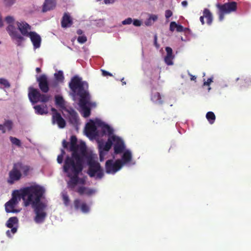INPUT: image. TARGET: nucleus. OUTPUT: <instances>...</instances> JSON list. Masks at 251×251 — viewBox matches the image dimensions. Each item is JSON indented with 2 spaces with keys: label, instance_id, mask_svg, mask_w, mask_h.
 <instances>
[{
  "label": "nucleus",
  "instance_id": "obj_1",
  "mask_svg": "<svg viewBox=\"0 0 251 251\" xmlns=\"http://www.w3.org/2000/svg\"><path fill=\"white\" fill-rule=\"evenodd\" d=\"M69 86L72 91L71 95L74 100L76 96L80 97L79 105L83 116L85 118L89 117L91 114V108H95L97 104L90 100L91 96L88 91L87 82L82 81L81 78L75 75L71 78Z\"/></svg>",
  "mask_w": 251,
  "mask_h": 251
},
{
  "label": "nucleus",
  "instance_id": "obj_2",
  "mask_svg": "<svg viewBox=\"0 0 251 251\" xmlns=\"http://www.w3.org/2000/svg\"><path fill=\"white\" fill-rule=\"evenodd\" d=\"M45 193V188L40 185H32L23 192V199L25 200V196L28 195L26 200L25 206L31 205L34 208L35 213L34 221L36 223H42L47 216V213L44 211L47 205L45 203L41 202V200L44 198Z\"/></svg>",
  "mask_w": 251,
  "mask_h": 251
},
{
  "label": "nucleus",
  "instance_id": "obj_3",
  "mask_svg": "<svg viewBox=\"0 0 251 251\" xmlns=\"http://www.w3.org/2000/svg\"><path fill=\"white\" fill-rule=\"evenodd\" d=\"M75 162L72 158L67 155L64 161L63 166V172L67 174V176L70 178L68 182V186L69 188L73 189L77 184H83L85 181L83 178L79 177V174L82 171L83 169L84 160Z\"/></svg>",
  "mask_w": 251,
  "mask_h": 251
},
{
  "label": "nucleus",
  "instance_id": "obj_4",
  "mask_svg": "<svg viewBox=\"0 0 251 251\" xmlns=\"http://www.w3.org/2000/svg\"><path fill=\"white\" fill-rule=\"evenodd\" d=\"M77 139L75 135H72L70 138V147L69 151H72L71 156L69 157L75 161L78 162L84 160L87 154V148L84 142L77 144ZM77 164H79L78 163Z\"/></svg>",
  "mask_w": 251,
  "mask_h": 251
},
{
  "label": "nucleus",
  "instance_id": "obj_5",
  "mask_svg": "<svg viewBox=\"0 0 251 251\" xmlns=\"http://www.w3.org/2000/svg\"><path fill=\"white\" fill-rule=\"evenodd\" d=\"M30 169V168L29 166L23 164L21 162L14 164L12 170L9 173L7 182L10 184H12L15 181L19 180L22 176L21 172H23L24 176H27Z\"/></svg>",
  "mask_w": 251,
  "mask_h": 251
},
{
  "label": "nucleus",
  "instance_id": "obj_6",
  "mask_svg": "<svg viewBox=\"0 0 251 251\" xmlns=\"http://www.w3.org/2000/svg\"><path fill=\"white\" fill-rule=\"evenodd\" d=\"M29 187L30 186L25 187L21 189L20 192L18 190H15L13 192L12 198L5 204V209L7 213L19 212V210L16 209V207L21 199L24 201V205L25 206L26 200L27 199L28 195H27L25 196V200L23 199V192L25 189Z\"/></svg>",
  "mask_w": 251,
  "mask_h": 251
},
{
  "label": "nucleus",
  "instance_id": "obj_7",
  "mask_svg": "<svg viewBox=\"0 0 251 251\" xmlns=\"http://www.w3.org/2000/svg\"><path fill=\"white\" fill-rule=\"evenodd\" d=\"M88 170V175L91 177H95V179H101L104 176V172L100 163L96 161L94 157L90 155H86Z\"/></svg>",
  "mask_w": 251,
  "mask_h": 251
},
{
  "label": "nucleus",
  "instance_id": "obj_8",
  "mask_svg": "<svg viewBox=\"0 0 251 251\" xmlns=\"http://www.w3.org/2000/svg\"><path fill=\"white\" fill-rule=\"evenodd\" d=\"M28 97L30 101L32 104H35L38 102H47L51 98L50 95L42 94L37 89L32 87H30L28 88Z\"/></svg>",
  "mask_w": 251,
  "mask_h": 251
},
{
  "label": "nucleus",
  "instance_id": "obj_9",
  "mask_svg": "<svg viewBox=\"0 0 251 251\" xmlns=\"http://www.w3.org/2000/svg\"><path fill=\"white\" fill-rule=\"evenodd\" d=\"M216 6L218 9L219 20L220 21H222L224 19L225 14L230 13L236 10L237 3L235 1L229 2L224 4L217 3Z\"/></svg>",
  "mask_w": 251,
  "mask_h": 251
},
{
  "label": "nucleus",
  "instance_id": "obj_10",
  "mask_svg": "<svg viewBox=\"0 0 251 251\" xmlns=\"http://www.w3.org/2000/svg\"><path fill=\"white\" fill-rule=\"evenodd\" d=\"M5 21L9 24L7 27V31L9 35L13 39L16 40L17 46H21L22 42L25 40V39L22 35L18 33L15 27L11 25V24L14 22V18L11 16H7L5 18Z\"/></svg>",
  "mask_w": 251,
  "mask_h": 251
},
{
  "label": "nucleus",
  "instance_id": "obj_11",
  "mask_svg": "<svg viewBox=\"0 0 251 251\" xmlns=\"http://www.w3.org/2000/svg\"><path fill=\"white\" fill-rule=\"evenodd\" d=\"M122 166L123 163L120 159H117L115 162L112 159L108 160L105 163L106 172L114 174L120 170Z\"/></svg>",
  "mask_w": 251,
  "mask_h": 251
},
{
  "label": "nucleus",
  "instance_id": "obj_12",
  "mask_svg": "<svg viewBox=\"0 0 251 251\" xmlns=\"http://www.w3.org/2000/svg\"><path fill=\"white\" fill-rule=\"evenodd\" d=\"M51 111L52 112V122L53 124H57L59 127L63 128L66 126V122L62 117L61 114L58 112L54 108H51Z\"/></svg>",
  "mask_w": 251,
  "mask_h": 251
},
{
  "label": "nucleus",
  "instance_id": "obj_13",
  "mask_svg": "<svg viewBox=\"0 0 251 251\" xmlns=\"http://www.w3.org/2000/svg\"><path fill=\"white\" fill-rule=\"evenodd\" d=\"M37 81L38 82L39 87L40 90L44 93H47L49 91V85L48 77L46 75L43 74L37 78Z\"/></svg>",
  "mask_w": 251,
  "mask_h": 251
},
{
  "label": "nucleus",
  "instance_id": "obj_14",
  "mask_svg": "<svg viewBox=\"0 0 251 251\" xmlns=\"http://www.w3.org/2000/svg\"><path fill=\"white\" fill-rule=\"evenodd\" d=\"M113 140L115 143L114 146V153L120 154L123 152L125 148L123 141L120 137L115 135H113Z\"/></svg>",
  "mask_w": 251,
  "mask_h": 251
},
{
  "label": "nucleus",
  "instance_id": "obj_15",
  "mask_svg": "<svg viewBox=\"0 0 251 251\" xmlns=\"http://www.w3.org/2000/svg\"><path fill=\"white\" fill-rule=\"evenodd\" d=\"M26 37L30 38L34 49H37L40 47L41 38L36 32L29 31V34Z\"/></svg>",
  "mask_w": 251,
  "mask_h": 251
},
{
  "label": "nucleus",
  "instance_id": "obj_16",
  "mask_svg": "<svg viewBox=\"0 0 251 251\" xmlns=\"http://www.w3.org/2000/svg\"><path fill=\"white\" fill-rule=\"evenodd\" d=\"M18 28L22 35L27 36L29 34L31 26L25 22H17Z\"/></svg>",
  "mask_w": 251,
  "mask_h": 251
},
{
  "label": "nucleus",
  "instance_id": "obj_17",
  "mask_svg": "<svg viewBox=\"0 0 251 251\" xmlns=\"http://www.w3.org/2000/svg\"><path fill=\"white\" fill-rule=\"evenodd\" d=\"M85 132L87 136L89 137H95L97 135V127L93 122L86 125Z\"/></svg>",
  "mask_w": 251,
  "mask_h": 251
},
{
  "label": "nucleus",
  "instance_id": "obj_18",
  "mask_svg": "<svg viewBox=\"0 0 251 251\" xmlns=\"http://www.w3.org/2000/svg\"><path fill=\"white\" fill-rule=\"evenodd\" d=\"M113 143V135L108 137L107 142L102 147V146H100V159L101 161L102 158L103 157V151H108L111 148L112 144Z\"/></svg>",
  "mask_w": 251,
  "mask_h": 251
},
{
  "label": "nucleus",
  "instance_id": "obj_19",
  "mask_svg": "<svg viewBox=\"0 0 251 251\" xmlns=\"http://www.w3.org/2000/svg\"><path fill=\"white\" fill-rule=\"evenodd\" d=\"M97 125L101 127V130L104 134H107L109 137L113 135V130L108 125L104 124L101 121L96 122Z\"/></svg>",
  "mask_w": 251,
  "mask_h": 251
},
{
  "label": "nucleus",
  "instance_id": "obj_20",
  "mask_svg": "<svg viewBox=\"0 0 251 251\" xmlns=\"http://www.w3.org/2000/svg\"><path fill=\"white\" fill-rule=\"evenodd\" d=\"M68 112L69 114V120L70 124L74 126L77 125L79 120L77 113L73 109L68 110Z\"/></svg>",
  "mask_w": 251,
  "mask_h": 251
},
{
  "label": "nucleus",
  "instance_id": "obj_21",
  "mask_svg": "<svg viewBox=\"0 0 251 251\" xmlns=\"http://www.w3.org/2000/svg\"><path fill=\"white\" fill-rule=\"evenodd\" d=\"M73 20L68 13H65L61 20V26L63 27H68L73 24Z\"/></svg>",
  "mask_w": 251,
  "mask_h": 251
},
{
  "label": "nucleus",
  "instance_id": "obj_22",
  "mask_svg": "<svg viewBox=\"0 0 251 251\" xmlns=\"http://www.w3.org/2000/svg\"><path fill=\"white\" fill-rule=\"evenodd\" d=\"M56 6V0H45L43 6V12H47L52 10Z\"/></svg>",
  "mask_w": 251,
  "mask_h": 251
},
{
  "label": "nucleus",
  "instance_id": "obj_23",
  "mask_svg": "<svg viewBox=\"0 0 251 251\" xmlns=\"http://www.w3.org/2000/svg\"><path fill=\"white\" fill-rule=\"evenodd\" d=\"M151 100L153 102L156 104H162L163 103V100L162 99V97L158 92H152Z\"/></svg>",
  "mask_w": 251,
  "mask_h": 251
},
{
  "label": "nucleus",
  "instance_id": "obj_24",
  "mask_svg": "<svg viewBox=\"0 0 251 251\" xmlns=\"http://www.w3.org/2000/svg\"><path fill=\"white\" fill-rule=\"evenodd\" d=\"M76 191L80 195H82L85 194L88 196H90L93 194L95 192L94 190L84 186L79 187Z\"/></svg>",
  "mask_w": 251,
  "mask_h": 251
},
{
  "label": "nucleus",
  "instance_id": "obj_25",
  "mask_svg": "<svg viewBox=\"0 0 251 251\" xmlns=\"http://www.w3.org/2000/svg\"><path fill=\"white\" fill-rule=\"evenodd\" d=\"M203 16L206 19L207 25H211L213 22V16L210 11L207 8H205L203 11Z\"/></svg>",
  "mask_w": 251,
  "mask_h": 251
},
{
  "label": "nucleus",
  "instance_id": "obj_26",
  "mask_svg": "<svg viewBox=\"0 0 251 251\" xmlns=\"http://www.w3.org/2000/svg\"><path fill=\"white\" fill-rule=\"evenodd\" d=\"M132 159V154L130 151H126L123 154L122 157V162L123 164H127L131 161Z\"/></svg>",
  "mask_w": 251,
  "mask_h": 251
},
{
  "label": "nucleus",
  "instance_id": "obj_27",
  "mask_svg": "<svg viewBox=\"0 0 251 251\" xmlns=\"http://www.w3.org/2000/svg\"><path fill=\"white\" fill-rule=\"evenodd\" d=\"M35 113L38 115H43L48 113L47 106L37 105L34 106Z\"/></svg>",
  "mask_w": 251,
  "mask_h": 251
},
{
  "label": "nucleus",
  "instance_id": "obj_28",
  "mask_svg": "<svg viewBox=\"0 0 251 251\" xmlns=\"http://www.w3.org/2000/svg\"><path fill=\"white\" fill-rule=\"evenodd\" d=\"M55 104L59 106L60 108L65 109V102L62 96L57 95L55 97Z\"/></svg>",
  "mask_w": 251,
  "mask_h": 251
},
{
  "label": "nucleus",
  "instance_id": "obj_29",
  "mask_svg": "<svg viewBox=\"0 0 251 251\" xmlns=\"http://www.w3.org/2000/svg\"><path fill=\"white\" fill-rule=\"evenodd\" d=\"M18 222V219L16 217H10L6 224V226L8 228H12L14 225Z\"/></svg>",
  "mask_w": 251,
  "mask_h": 251
},
{
  "label": "nucleus",
  "instance_id": "obj_30",
  "mask_svg": "<svg viewBox=\"0 0 251 251\" xmlns=\"http://www.w3.org/2000/svg\"><path fill=\"white\" fill-rule=\"evenodd\" d=\"M55 80L58 82H63L64 79L63 73L62 71H59L54 74Z\"/></svg>",
  "mask_w": 251,
  "mask_h": 251
},
{
  "label": "nucleus",
  "instance_id": "obj_31",
  "mask_svg": "<svg viewBox=\"0 0 251 251\" xmlns=\"http://www.w3.org/2000/svg\"><path fill=\"white\" fill-rule=\"evenodd\" d=\"M206 118L210 124H213L215 121L216 116L213 112H208L206 114Z\"/></svg>",
  "mask_w": 251,
  "mask_h": 251
},
{
  "label": "nucleus",
  "instance_id": "obj_32",
  "mask_svg": "<svg viewBox=\"0 0 251 251\" xmlns=\"http://www.w3.org/2000/svg\"><path fill=\"white\" fill-rule=\"evenodd\" d=\"M9 139H10V141L11 142V143L17 146L18 147L21 146V141L19 139H18L16 137H12V136H10Z\"/></svg>",
  "mask_w": 251,
  "mask_h": 251
},
{
  "label": "nucleus",
  "instance_id": "obj_33",
  "mask_svg": "<svg viewBox=\"0 0 251 251\" xmlns=\"http://www.w3.org/2000/svg\"><path fill=\"white\" fill-rule=\"evenodd\" d=\"M0 84L3 85L5 88H7L10 87V83L5 78H0Z\"/></svg>",
  "mask_w": 251,
  "mask_h": 251
},
{
  "label": "nucleus",
  "instance_id": "obj_34",
  "mask_svg": "<svg viewBox=\"0 0 251 251\" xmlns=\"http://www.w3.org/2000/svg\"><path fill=\"white\" fill-rule=\"evenodd\" d=\"M3 125L8 130H10L12 128L13 123L10 120H7L5 121Z\"/></svg>",
  "mask_w": 251,
  "mask_h": 251
},
{
  "label": "nucleus",
  "instance_id": "obj_35",
  "mask_svg": "<svg viewBox=\"0 0 251 251\" xmlns=\"http://www.w3.org/2000/svg\"><path fill=\"white\" fill-rule=\"evenodd\" d=\"M80 209L83 213H87L89 211V207L85 203H82L81 205Z\"/></svg>",
  "mask_w": 251,
  "mask_h": 251
},
{
  "label": "nucleus",
  "instance_id": "obj_36",
  "mask_svg": "<svg viewBox=\"0 0 251 251\" xmlns=\"http://www.w3.org/2000/svg\"><path fill=\"white\" fill-rule=\"evenodd\" d=\"M174 56H166L165 57V62L168 65H172L173 64L172 61Z\"/></svg>",
  "mask_w": 251,
  "mask_h": 251
},
{
  "label": "nucleus",
  "instance_id": "obj_37",
  "mask_svg": "<svg viewBox=\"0 0 251 251\" xmlns=\"http://www.w3.org/2000/svg\"><path fill=\"white\" fill-rule=\"evenodd\" d=\"M62 198L64 204L66 206H68L70 202V199L68 196L67 194H63Z\"/></svg>",
  "mask_w": 251,
  "mask_h": 251
},
{
  "label": "nucleus",
  "instance_id": "obj_38",
  "mask_svg": "<svg viewBox=\"0 0 251 251\" xmlns=\"http://www.w3.org/2000/svg\"><path fill=\"white\" fill-rule=\"evenodd\" d=\"M77 41L80 44H83L87 41V37L85 35L80 36L77 38Z\"/></svg>",
  "mask_w": 251,
  "mask_h": 251
},
{
  "label": "nucleus",
  "instance_id": "obj_39",
  "mask_svg": "<svg viewBox=\"0 0 251 251\" xmlns=\"http://www.w3.org/2000/svg\"><path fill=\"white\" fill-rule=\"evenodd\" d=\"M74 204L75 209L78 210V209L80 208L81 204H80V200L75 199L74 201Z\"/></svg>",
  "mask_w": 251,
  "mask_h": 251
},
{
  "label": "nucleus",
  "instance_id": "obj_40",
  "mask_svg": "<svg viewBox=\"0 0 251 251\" xmlns=\"http://www.w3.org/2000/svg\"><path fill=\"white\" fill-rule=\"evenodd\" d=\"M186 28H184L183 26L176 24V30L178 32H181L186 30Z\"/></svg>",
  "mask_w": 251,
  "mask_h": 251
},
{
  "label": "nucleus",
  "instance_id": "obj_41",
  "mask_svg": "<svg viewBox=\"0 0 251 251\" xmlns=\"http://www.w3.org/2000/svg\"><path fill=\"white\" fill-rule=\"evenodd\" d=\"M165 50L167 52L166 56H174L173 55V50L171 48L167 47L166 48Z\"/></svg>",
  "mask_w": 251,
  "mask_h": 251
},
{
  "label": "nucleus",
  "instance_id": "obj_42",
  "mask_svg": "<svg viewBox=\"0 0 251 251\" xmlns=\"http://www.w3.org/2000/svg\"><path fill=\"white\" fill-rule=\"evenodd\" d=\"M176 23L175 22H172L170 25V30L173 32L176 29Z\"/></svg>",
  "mask_w": 251,
  "mask_h": 251
},
{
  "label": "nucleus",
  "instance_id": "obj_43",
  "mask_svg": "<svg viewBox=\"0 0 251 251\" xmlns=\"http://www.w3.org/2000/svg\"><path fill=\"white\" fill-rule=\"evenodd\" d=\"M132 19L131 18H128L125 19V20H124L123 21H122V24L124 25H130L132 23Z\"/></svg>",
  "mask_w": 251,
  "mask_h": 251
},
{
  "label": "nucleus",
  "instance_id": "obj_44",
  "mask_svg": "<svg viewBox=\"0 0 251 251\" xmlns=\"http://www.w3.org/2000/svg\"><path fill=\"white\" fill-rule=\"evenodd\" d=\"M172 15H173V13L170 10H167L165 11V17L167 19H168L170 17H171L172 16Z\"/></svg>",
  "mask_w": 251,
  "mask_h": 251
},
{
  "label": "nucleus",
  "instance_id": "obj_45",
  "mask_svg": "<svg viewBox=\"0 0 251 251\" xmlns=\"http://www.w3.org/2000/svg\"><path fill=\"white\" fill-rule=\"evenodd\" d=\"M212 79H213L212 77L208 78L206 81H204L203 85L209 86L211 84V83L213 81Z\"/></svg>",
  "mask_w": 251,
  "mask_h": 251
},
{
  "label": "nucleus",
  "instance_id": "obj_46",
  "mask_svg": "<svg viewBox=\"0 0 251 251\" xmlns=\"http://www.w3.org/2000/svg\"><path fill=\"white\" fill-rule=\"evenodd\" d=\"M133 24L136 26H139L141 25V22L139 20L136 19L133 21Z\"/></svg>",
  "mask_w": 251,
  "mask_h": 251
},
{
  "label": "nucleus",
  "instance_id": "obj_47",
  "mask_svg": "<svg viewBox=\"0 0 251 251\" xmlns=\"http://www.w3.org/2000/svg\"><path fill=\"white\" fill-rule=\"evenodd\" d=\"M63 157L62 155H58L57 158V161L58 163L61 164L63 162Z\"/></svg>",
  "mask_w": 251,
  "mask_h": 251
},
{
  "label": "nucleus",
  "instance_id": "obj_48",
  "mask_svg": "<svg viewBox=\"0 0 251 251\" xmlns=\"http://www.w3.org/2000/svg\"><path fill=\"white\" fill-rule=\"evenodd\" d=\"M4 2L6 5L10 6L14 2V0H4Z\"/></svg>",
  "mask_w": 251,
  "mask_h": 251
},
{
  "label": "nucleus",
  "instance_id": "obj_49",
  "mask_svg": "<svg viewBox=\"0 0 251 251\" xmlns=\"http://www.w3.org/2000/svg\"><path fill=\"white\" fill-rule=\"evenodd\" d=\"M69 145V143L67 142L65 140H64L62 142V146L64 148L67 149L68 146Z\"/></svg>",
  "mask_w": 251,
  "mask_h": 251
},
{
  "label": "nucleus",
  "instance_id": "obj_50",
  "mask_svg": "<svg viewBox=\"0 0 251 251\" xmlns=\"http://www.w3.org/2000/svg\"><path fill=\"white\" fill-rule=\"evenodd\" d=\"M102 74L103 76L110 75L112 76V74L105 70H102Z\"/></svg>",
  "mask_w": 251,
  "mask_h": 251
},
{
  "label": "nucleus",
  "instance_id": "obj_51",
  "mask_svg": "<svg viewBox=\"0 0 251 251\" xmlns=\"http://www.w3.org/2000/svg\"><path fill=\"white\" fill-rule=\"evenodd\" d=\"M157 19V16L155 15H152L150 16L149 20H152L153 21H155Z\"/></svg>",
  "mask_w": 251,
  "mask_h": 251
},
{
  "label": "nucleus",
  "instance_id": "obj_52",
  "mask_svg": "<svg viewBox=\"0 0 251 251\" xmlns=\"http://www.w3.org/2000/svg\"><path fill=\"white\" fill-rule=\"evenodd\" d=\"M5 127L3 125H0V130H1L3 133L5 132Z\"/></svg>",
  "mask_w": 251,
  "mask_h": 251
},
{
  "label": "nucleus",
  "instance_id": "obj_53",
  "mask_svg": "<svg viewBox=\"0 0 251 251\" xmlns=\"http://www.w3.org/2000/svg\"><path fill=\"white\" fill-rule=\"evenodd\" d=\"M154 44L157 48L159 47V45L157 44V36L156 35H155L154 37Z\"/></svg>",
  "mask_w": 251,
  "mask_h": 251
},
{
  "label": "nucleus",
  "instance_id": "obj_54",
  "mask_svg": "<svg viewBox=\"0 0 251 251\" xmlns=\"http://www.w3.org/2000/svg\"><path fill=\"white\" fill-rule=\"evenodd\" d=\"M11 228V229L10 230L11 232H12L13 234H14L15 233H16L17 232V227L13 226Z\"/></svg>",
  "mask_w": 251,
  "mask_h": 251
},
{
  "label": "nucleus",
  "instance_id": "obj_55",
  "mask_svg": "<svg viewBox=\"0 0 251 251\" xmlns=\"http://www.w3.org/2000/svg\"><path fill=\"white\" fill-rule=\"evenodd\" d=\"M104 1L105 4H109L113 3L114 2V0H104Z\"/></svg>",
  "mask_w": 251,
  "mask_h": 251
},
{
  "label": "nucleus",
  "instance_id": "obj_56",
  "mask_svg": "<svg viewBox=\"0 0 251 251\" xmlns=\"http://www.w3.org/2000/svg\"><path fill=\"white\" fill-rule=\"evenodd\" d=\"M204 16H202L200 17V20L202 25L204 24Z\"/></svg>",
  "mask_w": 251,
  "mask_h": 251
},
{
  "label": "nucleus",
  "instance_id": "obj_57",
  "mask_svg": "<svg viewBox=\"0 0 251 251\" xmlns=\"http://www.w3.org/2000/svg\"><path fill=\"white\" fill-rule=\"evenodd\" d=\"M181 4L183 6L186 7L188 4L187 1L186 0H184L181 2Z\"/></svg>",
  "mask_w": 251,
  "mask_h": 251
},
{
  "label": "nucleus",
  "instance_id": "obj_58",
  "mask_svg": "<svg viewBox=\"0 0 251 251\" xmlns=\"http://www.w3.org/2000/svg\"><path fill=\"white\" fill-rule=\"evenodd\" d=\"M76 33L78 35H81L83 33V31L79 29L77 30Z\"/></svg>",
  "mask_w": 251,
  "mask_h": 251
},
{
  "label": "nucleus",
  "instance_id": "obj_59",
  "mask_svg": "<svg viewBox=\"0 0 251 251\" xmlns=\"http://www.w3.org/2000/svg\"><path fill=\"white\" fill-rule=\"evenodd\" d=\"M190 76H191V80H195L196 79V76L193 75H190Z\"/></svg>",
  "mask_w": 251,
  "mask_h": 251
},
{
  "label": "nucleus",
  "instance_id": "obj_60",
  "mask_svg": "<svg viewBox=\"0 0 251 251\" xmlns=\"http://www.w3.org/2000/svg\"><path fill=\"white\" fill-rule=\"evenodd\" d=\"M65 151L64 150L62 149L61 150V154L60 155H62L63 156H64V155L65 154Z\"/></svg>",
  "mask_w": 251,
  "mask_h": 251
},
{
  "label": "nucleus",
  "instance_id": "obj_61",
  "mask_svg": "<svg viewBox=\"0 0 251 251\" xmlns=\"http://www.w3.org/2000/svg\"><path fill=\"white\" fill-rule=\"evenodd\" d=\"M10 233H11V231H10V230H8L6 231V234H7V235L8 237H10V236H11Z\"/></svg>",
  "mask_w": 251,
  "mask_h": 251
},
{
  "label": "nucleus",
  "instance_id": "obj_62",
  "mask_svg": "<svg viewBox=\"0 0 251 251\" xmlns=\"http://www.w3.org/2000/svg\"><path fill=\"white\" fill-rule=\"evenodd\" d=\"M36 71L37 73H39L41 72V70L40 68L37 67L36 68Z\"/></svg>",
  "mask_w": 251,
  "mask_h": 251
},
{
  "label": "nucleus",
  "instance_id": "obj_63",
  "mask_svg": "<svg viewBox=\"0 0 251 251\" xmlns=\"http://www.w3.org/2000/svg\"><path fill=\"white\" fill-rule=\"evenodd\" d=\"M121 82H122L123 85H125L126 84V81L124 80V78H123L122 79H121Z\"/></svg>",
  "mask_w": 251,
  "mask_h": 251
}]
</instances>
